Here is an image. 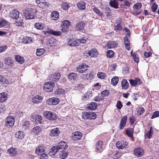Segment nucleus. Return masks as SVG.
<instances>
[{
  "label": "nucleus",
  "mask_w": 159,
  "mask_h": 159,
  "mask_svg": "<svg viewBox=\"0 0 159 159\" xmlns=\"http://www.w3.org/2000/svg\"><path fill=\"white\" fill-rule=\"evenodd\" d=\"M25 11L24 14L26 19H33L35 18L36 16V10L31 8H27Z\"/></svg>",
  "instance_id": "1"
},
{
  "label": "nucleus",
  "mask_w": 159,
  "mask_h": 159,
  "mask_svg": "<svg viewBox=\"0 0 159 159\" xmlns=\"http://www.w3.org/2000/svg\"><path fill=\"white\" fill-rule=\"evenodd\" d=\"M96 116V114L91 111L85 112L82 113V118L85 120L94 119Z\"/></svg>",
  "instance_id": "2"
},
{
  "label": "nucleus",
  "mask_w": 159,
  "mask_h": 159,
  "mask_svg": "<svg viewBox=\"0 0 159 159\" xmlns=\"http://www.w3.org/2000/svg\"><path fill=\"white\" fill-rule=\"evenodd\" d=\"M44 152V149L43 146H39L35 150V152L37 154H41L39 157L40 159H46L48 158L47 154L43 153Z\"/></svg>",
  "instance_id": "3"
},
{
  "label": "nucleus",
  "mask_w": 159,
  "mask_h": 159,
  "mask_svg": "<svg viewBox=\"0 0 159 159\" xmlns=\"http://www.w3.org/2000/svg\"><path fill=\"white\" fill-rule=\"evenodd\" d=\"M43 115L45 118L50 120H55L57 118V116L54 112L51 111H46Z\"/></svg>",
  "instance_id": "4"
},
{
  "label": "nucleus",
  "mask_w": 159,
  "mask_h": 159,
  "mask_svg": "<svg viewBox=\"0 0 159 159\" xmlns=\"http://www.w3.org/2000/svg\"><path fill=\"white\" fill-rule=\"evenodd\" d=\"M54 83L52 81L46 82L43 85V89L44 90L47 92H52L53 90Z\"/></svg>",
  "instance_id": "5"
},
{
  "label": "nucleus",
  "mask_w": 159,
  "mask_h": 159,
  "mask_svg": "<svg viewBox=\"0 0 159 159\" xmlns=\"http://www.w3.org/2000/svg\"><path fill=\"white\" fill-rule=\"evenodd\" d=\"M15 123L14 117L10 116L7 117L6 119L5 125L7 127H10L12 126Z\"/></svg>",
  "instance_id": "6"
},
{
  "label": "nucleus",
  "mask_w": 159,
  "mask_h": 159,
  "mask_svg": "<svg viewBox=\"0 0 159 159\" xmlns=\"http://www.w3.org/2000/svg\"><path fill=\"white\" fill-rule=\"evenodd\" d=\"M84 54L87 57H97L98 55L97 51L95 49H93L90 50L86 51Z\"/></svg>",
  "instance_id": "7"
},
{
  "label": "nucleus",
  "mask_w": 159,
  "mask_h": 159,
  "mask_svg": "<svg viewBox=\"0 0 159 159\" xmlns=\"http://www.w3.org/2000/svg\"><path fill=\"white\" fill-rule=\"evenodd\" d=\"M128 143L126 141H120L117 142L116 146L117 148L120 149L125 148L128 145Z\"/></svg>",
  "instance_id": "8"
},
{
  "label": "nucleus",
  "mask_w": 159,
  "mask_h": 159,
  "mask_svg": "<svg viewBox=\"0 0 159 159\" xmlns=\"http://www.w3.org/2000/svg\"><path fill=\"white\" fill-rule=\"evenodd\" d=\"M59 100L58 98L53 97L48 99L47 103L49 105H56L58 103Z\"/></svg>",
  "instance_id": "9"
},
{
  "label": "nucleus",
  "mask_w": 159,
  "mask_h": 159,
  "mask_svg": "<svg viewBox=\"0 0 159 159\" xmlns=\"http://www.w3.org/2000/svg\"><path fill=\"white\" fill-rule=\"evenodd\" d=\"M144 151L143 149L141 148L135 149L134 150V155L138 157H141L144 154Z\"/></svg>",
  "instance_id": "10"
},
{
  "label": "nucleus",
  "mask_w": 159,
  "mask_h": 159,
  "mask_svg": "<svg viewBox=\"0 0 159 159\" xmlns=\"http://www.w3.org/2000/svg\"><path fill=\"white\" fill-rule=\"evenodd\" d=\"M127 119V116H124L120 120V124L119 129H123L125 126Z\"/></svg>",
  "instance_id": "11"
},
{
  "label": "nucleus",
  "mask_w": 159,
  "mask_h": 159,
  "mask_svg": "<svg viewBox=\"0 0 159 159\" xmlns=\"http://www.w3.org/2000/svg\"><path fill=\"white\" fill-rule=\"evenodd\" d=\"M68 44L70 46H77L79 45V41H78L77 39H69L67 42Z\"/></svg>",
  "instance_id": "12"
},
{
  "label": "nucleus",
  "mask_w": 159,
  "mask_h": 159,
  "mask_svg": "<svg viewBox=\"0 0 159 159\" xmlns=\"http://www.w3.org/2000/svg\"><path fill=\"white\" fill-rule=\"evenodd\" d=\"M88 67L87 65L81 64L77 66L76 69L79 73H83L87 70Z\"/></svg>",
  "instance_id": "13"
},
{
  "label": "nucleus",
  "mask_w": 159,
  "mask_h": 159,
  "mask_svg": "<svg viewBox=\"0 0 159 159\" xmlns=\"http://www.w3.org/2000/svg\"><path fill=\"white\" fill-rule=\"evenodd\" d=\"M59 150H60L59 148L57 145L55 146L52 147L48 153L49 155V156L52 157L54 156L56 153Z\"/></svg>",
  "instance_id": "14"
},
{
  "label": "nucleus",
  "mask_w": 159,
  "mask_h": 159,
  "mask_svg": "<svg viewBox=\"0 0 159 159\" xmlns=\"http://www.w3.org/2000/svg\"><path fill=\"white\" fill-rule=\"evenodd\" d=\"M57 146L59 148V150L62 149L63 150H64V149L67 148L68 147L67 143L65 141H63L59 143Z\"/></svg>",
  "instance_id": "15"
},
{
  "label": "nucleus",
  "mask_w": 159,
  "mask_h": 159,
  "mask_svg": "<svg viewBox=\"0 0 159 159\" xmlns=\"http://www.w3.org/2000/svg\"><path fill=\"white\" fill-rule=\"evenodd\" d=\"M82 136V133L79 131L75 132L72 134V138L75 140H78L81 139Z\"/></svg>",
  "instance_id": "16"
},
{
  "label": "nucleus",
  "mask_w": 159,
  "mask_h": 159,
  "mask_svg": "<svg viewBox=\"0 0 159 159\" xmlns=\"http://www.w3.org/2000/svg\"><path fill=\"white\" fill-rule=\"evenodd\" d=\"M60 134V131L59 129L58 128H54L52 129L50 133V136H58Z\"/></svg>",
  "instance_id": "17"
},
{
  "label": "nucleus",
  "mask_w": 159,
  "mask_h": 159,
  "mask_svg": "<svg viewBox=\"0 0 159 159\" xmlns=\"http://www.w3.org/2000/svg\"><path fill=\"white\" fill-rule=\"evenodd\" d=\"M45 32L48 34H51L53 35L57 36H60L61 34V33L60 31H54L52 30L49 29H48L45 31Z\"/></svg>",
  "instance_id": "18"
},
{
  "label": "nucleus",
  "mask_w": 159,
  "mask_h": 159,
  "mask_svg": "<svg viewBox=\"0 0 159 159\" xmlns=\"http://www.w3.org/2000/svg\"><path fill=\"white\" fill-rule=\"evenodd\" d=\"M19 12L17 10H13L10 13V16L12 19H17L19 16Z\"/></svg>",
  "instance_id": "19"
},
{
  "label": "nucleus",
  "mask_w": 159,
  "mask_h": 159,
  "mask_svg": "<svg viewBox=\"0 0 159 159\" xmlns=\"http://www.w3.org/2000/svg\"><path fill=\"white\" fill-rule=\"evenodd\" d=\"M117 43L112 41H108L106 44L107 48L109 49L116 48L117 46Z\"/></svg>",
  "instance_id": "20"
},
{
  "label": "nucleus",
  "mask_w": 159,
  "mask_h": 159,
  "mask_svg": "<svg viewBox=\"0 0 159 159\" xmlns=\"http://www.w3.org/2000/svg\"><path fill=\"white\" fill-rule=\"evenodd\" d=\"M43 98L41 96L37 95L33 98L32 99V102L34 103H39L42 102Z\"/></svg>",
  "instance_id": "21"
},
{
  "label": "nucleus",
  "mask_w": 159,
  "mask_h": 159,
  "mask_svg": "<svg viewBox=\"0 0 159 159\" xmlns=\"http://www.w3.org/2000/svg\"><path fill=\"white\" fill-rule=\"evenodd\" d=\"M130 84L132 86H135L138 84H140L142 82L140 79L137 78L135 80L130 79L129 80Z\"/></svg>",
  "instance_id": "22"
},
{
  "label": "nucleus",
  "mask_w": 159,
  "mask_h": 159,
  "mask_svg": "<svg viewBox=\"0 0 159 159\" xmlns=\"http://www.w3.org/2000/svg\"><path fill=\"white\" fill-rule=\"evenodd\" d=\"M103 142L101 141H98L96 144V151L98 152H101L102 150Z\"/></svg>",
  "instance_id": "23"
},
{
  "label": "nucleus",
  "mask_w": 159,
  "mask_h": 159,
  "mask_svg": "<svg viewBox=\"0 0 159 159\" xmlns=\"http://www.w3.org/2000/svg\"><path fill=\"white\" fill-rule=\"evenodd\" d=\"M31 119L33 121L39 122L42 120V117L39 115H36L35 116L33 115L31 117Z\"/></svg>",
  "instance_id": "24"
},
{
  "label": "nucleus",
  "mask_w": 159,
  "mask_h": 159,
  "mask_svg": "<svg viewBox=\"0 0 159 159\" xmlns=\"http://www.w3.org/2000/svg\"><path fill=\"white\" fill-rule=\"evenodd\" d=\"M60 157L61 159H65L69 155V152L62 150L60 151Z\"/></svg>",
  "instance_id": "25"
},
{
  "label": "nucleus",
  "mask_w": 159,
  "mask_h": 159,
  "mask_svg": "<svg viewBox=\"0 0 159 159\" xmlns=\"http://www.w3.org/2000/svg\"><path fill=\"white\" fill-rule=\"evenodd\" d=\"M7 152L9 154L13 156H16L17 154V149L16 148L11 147L7 150Z\"/></svg>",
  "instance_id": "26"
},
{
  "label": "nucleus",
  "mask_w": 159,
  "mask_h": 159,
  "mask_svg": "<svg viewBox=\"0 0 159 159\" xmlns=\"http://www.w3.org/2000/svg\"><path fill=\"white\" fill-rule=\"evenodd\" d=\"M7 94L5 92L0 93V103L3 102L7 99Z\"/></svg>",
  "instance_id": "27"
},
{
  "label": "nucleus",
  "mask_w": 159,
  "mask_h": 159,
  "mask_svg": "<svg viewBox=\"0 0 159 159\" xmlns=\"http://www.w3.org/2000/svg\"><path fill=\"white\" fill-rule=\"evenodd\" d=\"M35 2L39 7H43L47 5L45 0H36Z\"/></svg>",
  "instance_id": "28"
},
{
  "label": "nucleus",
  "mask_w": 159,
  "mask_h": 159,
  "mask_svg": "<svg viewBox=\"0 0 159 159\" xmlns=\"http://www.w3.org/2000/svg\"><path fill=\"white\" fill-rule=\"evenodd\" d=\"M121 86L122 88L124 90L127 89L129 87V83L126 79H123L121 82Z\"/></svg>",
  "instance_id": "29"
},
{
  "label": "nucleus",
  "mask_w": 159,
  "mask_h": 159,
  "mask_svg": "<svg viewBox=\"0 0 159 159\" xmlns=\"http://www.w3.org/2000/svg\"><path fill=\"white\" fill-rule=\"evenodd\" d=\"M124 44L126 49L128 50H129L130 49V43L128 37L125 36L124 38Z\"/></svg>",
  "instance_id": "30"
},
{
  "label": "nucleus",
  "mask_w": 159,
  "mask_h": 159,
  "mask_svg": "<svg viewBox=\"0 0 159 159\" xmlns=\"http://www.w3.org/2000/svg\"><path fill=\"white\" fill-rule=\"evenodd\" d=\"M14 61L10 58H6L4 61L5 64L8 66H13Z\"/></svg>",
  "instance_id": "31"
},
{
  "label": "nucleus",
  "mask_w": 159,
  "mask_h": 159,
  "mask_svg": "<svg viewBox=\"0 0 159 159\" xmlns=\"http://www.w3.org/2000/svg\"><path fill=\"white\" fill-rule=\"evenodd\" d=\"M24 134L23 132L19 131L16 134V137L17 139H23L24 136Z\"/></svg>",
  "instance_id": "32"
},
{
  "label": "nucleus",
  "mask_w": 159,
  "mask_h": 159,
  "mask_svg": "<svg viewBox=\"0 0 159 159\" xmlns=\"http://www.w3.org/2000/svg\"><path fill=\"white\" fill-rule=\"evenodd\" d=\"M15 57L16 61L20 64H22L24 62V58L22 57L19 55H15Z\"/></svg>",
  "instance_id": "33"
},
{
  "label": "nucleus",
  "mask_w": 159,
  "mask_h": 159,
  "mask_svg": "<svg viewBox=\"0 0 159 159\" xmlns=\"http://www.w3.org/2000/svg\"><path fill=\"white\" fill-rule=\"evenodd\" d=\"M41 129L39 126L34 127L32 129L33 132L35 134L39 135L41 131Z\"/></svg>",
  "instance_id": "34"
},
{
  "label": "nucleus",
  "mask_w": 159,
  "mask_h": 159,
  "mask_svg": "<svg viewBox=\"0 0 159 159\" xmlns=\"http://www.w3.org/2000/svg\"><path fill=\"white\" fill-rule=\"evenodd\" d=\"M85 24L83 22H79L76 25V28L77 29L79 30H81L84 29Z\"/></svg>",
  "instance_id": "35"
},
{
  "label": "nucleus",
  "mask_w": 159,
  "mask_h": 159,
  "mask_svg": "<svg viewBox=\"0 0 159 159\" xmlns=\"http://www.w3.org/2000/svg\"><path fill=\"white\" fill-rule=\"evenodd\" d=\"M77 6L80 10H84L85 8V3L84 2H81L77 3Z\"/></svg>",
  "instance_id": "36"
},
{
  "label": "nucleus",
  "mask_w": 159,
  "mask_h": 159,
  "mask_svg": "<svg viewBox=\"0 0 159 159\" xmlns=\"http://www.w3.org/2000/svg\"><path fill=\"white\" fill-rule=\"evenodd\" d=\"M23 42L26 44L31 43L32 42V38L31 37H25L23 39Z\"/></svg>",
  "instance_id": "37"
},
{
  "label": "nucleus",
  "mask_w": 159,
  "mask_h": 159,
  "mask_svg": "<svg viewBox=\"0 0 159 159\" xmlns=\"http://www.w3.org/2000/svg\"><path fill=\"white\" fill-rule=\"evenodd\" d=\"M97 107V104L94 102H92L89 105L88 107L90 110H93L96 109Z\"/></svg>",
  "instance_id": "38"
},
{
  "label": "nucleus",
  "mask_w": 159,
  "mask_h": 159,
  "mask_svg": "<svg viewBox=\"0 0 159 159\" xmlns=\"http://www.w3.org/2000/svg\"><path fill=\"white\" fill-rule=\"evenodd\" d=\"M136 114L138 116H139L142 114L145 111L143 107H138L136 109Z\"/></svg>",
  "instance_id": "39"
},
{
  "label": "nucleus",
  "mask_w": 159,
  "mask_h": 159,
  "mask_svg": "<svg viewBox=\"0 0 159 159\" xmlns=\"http://www.w3.org/2000/svg\"><path fill=\"white\" fill-rule=\"evenodd\" d=\"M59 16V13L56 11H53L51 15V17L54 20H56L58 18Z\"/></svg>",
  "instance_id": "40"
},
{
  "label": "nucleus",
  "mask_w": 159,
  "mask_h": 159,
  "mask_svg": "<svg viewBox=\"0 0 159 159\" xmlns=\"http://www.w3.org/2000/svg\"><path fill=\"white\" fill-rule=\"evenodd\" d=\"M68 77L70 80H76L78 77V76L76 74L72 73L68 75Z\"/></svg>",
  "instance_id": "41"
},
{
  "label": "nucleus",
  "mask_w": 159,
  "mask_h": 159,
  "mask_svg": "<svg viewBox=\"0 0 159 159\" xmlns=\"http://www.w3.org/2000/svg\"><path fill=\"white\" fill-rule=\"evenodd\" d=\"M34 26L37 29L42 30L44 26V24L40 23H35Z\"/></svg>",
  "instance_id": "42"
},
{
  "label": "nucleus",
  "mask_w": 159,
  "mask_h": 159,
  "mask_svg": "<svg viewBox=\"0 0 159 159\" xmlns=\"http://www.w3.org/2000/svg\"><path fill=\"white\" fill-rule=\"evenodd\" d=\"M110 6L115 8H118V3L117 1L115 0L111 1L109 3Z\"/></svg>",
  "instance_id": "43"
},
{
  "label": "nucleus",
  "mask_w": 159,
  "mask_h": 159,
  "mask_svg": "<svg viewBox=\"0 0 159 159\" xmlns=\"http://www.w3.org/2000/svg\"><path fill=\"white\" fill-rule=\"evenodd\" d=\"M153 132V129L152 126L151 127L149 130L147 131V132L145 134V135L148 139L151 138Z\"/></svg>",
  "instance_id": "44"
},
{
  "label": "nucleus",
  "mask_w": 159,
  "mask_h": 159,
  "mask_svg": "<svg viewBox=\"0 0 159 159\" xmlns=\"http://www.w3.org/2000/svg\"><path fill=\"white\" fill-rule=\"evenodd\" d=\"M126 134L128 137L130 138L133 136V131L131 128H128L126 130Z\"/></svg>",
  "instance_id": "45"
},
{
  "label": "nucleus",
  "mask_w": 159,
  "mask_h": 159,
  "mask_svg": "<svg viewBox=\"0 0 159 159\" xmlns=\"http://www.w3.org/2000/svg\"><path fill=\"white\" fill-rule=\"evenodd\" d=\"M60 74L59 73H56L55 74L52 75L51 76V78L52 80H58L60 79Z\"/></svg>",
  "instance_id": "46"
},
{
  "label": "nucleus",
  "mask_w": 159,
  "mask_h": 159,
  "mask_svg": "<svg viewBox=\"0 0 159 159\" xmlns=\"http://www.w3.org/2000/svg\"><path fill=\"white\" fill-rule=\"evenodd\" d=\"M45 50L43 48H38L37 49L36 55L40 56L45 52Z\"/></svg>",
  "instance_id": "47"
},
{
  "label": "nucleus",
  "mask_w": 159,
  "mask_h": 159,
  "mask_svg": "<svg viewBox=\"0 0 159 159\" xmlns=\"http://www.w3.org/2000/svg\"><path fill=\"white\" fill-rule=\"evenodd\" d=\"M61 23V26H65L66 27H69L71 25L70 22L68 20H64Z\"/></svg>",
  "instance_id": "48"
},
{
  "label": "nucleus",
  "mask_w": 159,
  "mask_h": 159,
  "mask_svg": "<svg viewBox=\"0 0 159 159\" xmlns=\"http://www.w3.org/2000/svg\"><path fill=\"white\" fill-rule=\"evenodd\" d=\"M119 78L117 77H114L111 80V84L113 85H116L119 81Z\"/></svg>",
  "instance_id": "49"
},
{
  "label": "nucleus",
  "mask_w": 159,
  "mask_h": 159,
  "mask_svg": "<svg viewBox=\"0 0 159 159\" xmlns=\"http://www.w3.org/2000/svg\"><path fill=\"white\" fill-rule=\"evenodd\" d=\"M56 41V39L53 38H50L48 40V43L50 45L49 46H51L55 45Z\"/></svg>",
  "instance_id": "50"
},
{
  "label": "nucleus",
  "mask_w": 159,
  "mask_h": 159,
  "mask_svg": "<svg viewBox=\"0 0 159 159\" xmlns=\"http://www.w3.org/2000/svg\"><path fill=\"white\" fill-rule=\"evenodd\" d=\"M93 11L98 16H103L102 13L97 7H94L93 9Z\"/></svg>",
  "instance_id": "51"
},
{
  "label": "nucleus",
  "mask_w": 159,
  "mask_h": 159,
  "mask_svg": "<svg viewBox=\"0 0 159 159\" xmlns=\"http://www.w3.org/2000/svg\"><path fill=\"white\" fill-rule=\"evenodd\" d=\"M142 7V4L139 2H138L134 4L133 8L134 9L139 10Z\"/></svg>",
  "instance_id": "52"
},
{
  "label": "nucleus",
  "mask_w": 159,
  "mask_h": 159,
  "mask_svg": "<svg viewBox=\"0 0 159 159\" xmlns=\"http://www.w3.org/2000/svg\"><path fill=\"white\" fill-rule=\"evenodd\" d=\"M30 124L29 121H25L23 125V128L25 129H28L30 127Z\"/></svg>",
  "instance_id": "53"
},
{
  "label": "nucleus",
  "mask_w": 159,
  "mask_h": 159,
  "mask_svg": "<svg viewBox=\"0 0 159 159\" xmlns=\"http://www.w3.org/2000/svg\"><path fill=\"white\" fill-rule=\"evenodd\" d=\"M84 85L81 83L77 84L75 87L74 89L76 90H80L83 88Z\"/></svg>",
  "instance_id": "54"
},
{
  "label": "nucleus",
  "mask_w": 159,
  "mask_h": 159,
  "mask_svg": "<svg viewBox=\"0 0 159 159\" xmlns=\"http://www.w3.org/2000/svg\"><path fill=\"white\" fill-rule=\"evenodd\" d=\"M107 55L108 57H112L114 56L113 51L111 50H108L107 52Z\"/></svg>",
  "instance_id": "55"
},
{
  "label": "nucleus",
  "mask_w": 159,
  "mask_h": 159,
  "mask_svg": "<svg viewBox=\"0 0 159 159\" xmlns=\"http://www.w3.org/2000/svg\"><path fill=\"white\" fill-rule=\"evenodd\" d=\"M133 59L136 63H138L139 61L138 54L135 53H134L133 55Z\"/></svg>",
  "instance_id": "56"
},
{
  "label": "nucleus",
  "mask_w": 159,
  "mask_h": 159,
  "mask_svg": "<svg viewBox=\"0 0 159 159\" xmlns=\"http://www.w3.org/2000/svg\"><path fill=\"white\" fill-rule=\"evenodd\" d=\"M61 6L62 8L65 10H67L69 7V5L66 2H63Z\"/></svg>",
  "instance_id": "57"
},
{
  "label": "nucleus",
  "mask_w": 159,
  "mask_h": 159,
  "mask_svg": "<svg viewBox=\"0 0 159 159\" xmlns=\"http://www.w3.org/2000/svg\"><path fill=\"white\" fill-rule=\"evenodd\" d=\"M116 107L118 109H120L123 107L122 102L119 100L117 101L116 104Z\"/></svg>",
  "instance_id": "58"
},
{
  "label": "nucleus",
  "mask_w": 159,
  "mask_h": 159,
  "mask_svg": "<svg viewBox=\"0 0 159 159\" xmlns=\"http://www.w3.org/2000/svg\"><path fill=\"white\" fill-rule=\"evenodd\" d=\"M7 22L4 20L0 19V27H2L6 25Z\"/></svg>",
  "instance_id": "59"
},
{
  "label": "nucleus",
  "mask_w": 159,
  "mask_h": 159,
  "mask_svg": "<svg viewBox=\"0 0 159 159\" xmlns=\"http://www.w3.org/2000/svg\"><path fill=\"white\" fill-rule=\"evenodd\" d=\"M157 8V5L155 3H153L151 7V10L153 12H155Z\"/></svg>",
  "instance_id": "60"
},
{
  "label": "nucleus",
  "mask_w": 159,
  "mask_h": 159,
  "mask_svg": "<svg viewBox=\"0 0 159 159\" xmlns=\"http://www.w3.org/2000/svg\"><path fill=\"white\" fill-rule=\"evenodd\" d=\"M97 76L99 78L103 79L105 77V75L102 72H99L97 74Z\"/></svg>",
  "instance_id": "61"
},
{
  "label": "nucleus",
  "mask_w": 159,
  "mask_h": 159,
  "mask_svg": "<svg viewBox=\"0 0 159 159\" xmlns=\"http://www.w3.org/2000/svg\"><path fill=\"white\" fill-rule=\"evenodd\" d=\"M109 93V92L107 90H105L101 92V94L102 96L106 97L107 96Z\"/></svg>",
  "instance_id": "62"
},
{
  "label": "nucleus",
  "mask_w": 159,
  "mask_h": 159,
  "mask_svg": "<svg viewBox=\"0 0 159 159\" xmlns=\"http://www.w3.org/2000/svg\"><path fill=\"white\" fill-rule=\"evenodd\" d=\"M130 122L131 125H133L136 121V119L134 116H131L129 118Z\"/></svg>",
  "instance_id": "63"
},
{
  "label": "nucleus",
  "mask_w": 159,
  "mask_h": 159,
  "mask_svg": "<svg viewBox=\"0 0 159 159\" xmlns=\"http://www.w3.org/2000/svg\"><path fill=\"white\" fill-rule=\"evenodd\" d=\"M159 116V111H155L152 116L151 117L152 119H154L155 118Z\"/></svg>",
  "instance_id": "64"
}]
</instances>
